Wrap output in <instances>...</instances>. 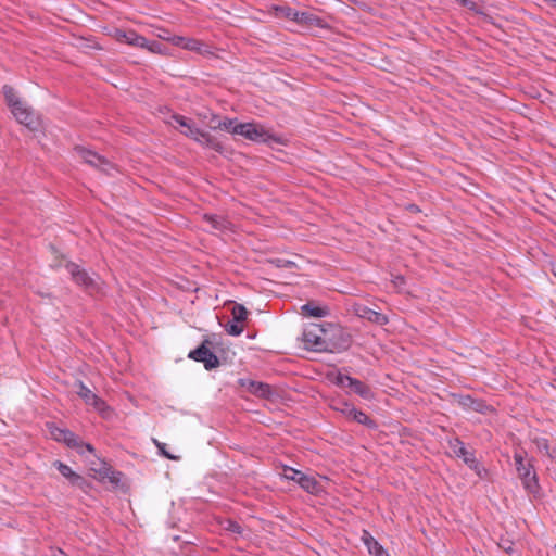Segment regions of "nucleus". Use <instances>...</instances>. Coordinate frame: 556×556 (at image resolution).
I'll return each mask as SVG.
<instances>
[{
    "label": "nucleus",
    "mask_w": 556,
    "mask_h": 556,
    "mask_svg": "<svg viewBox=\"0 0 556 556\" xmlns=\"http://www.w3.org/2000/svg\"><path fill=\"white\" fill-rule=\"evenodd\" d=\"M173 119L180 126V132L185 136L193 139L201 144H205L215 151H222V143L212 137L208 132H205L199 128H197L193 124H191L185 116L174 115Z\"/></svg>",
    "instance_id": "nucleus-1"
},
{
    "label": "nucleus",
    "mask_w": 556,
    "mask_h": 556,
    "mask_svg": "<svg viewBox=\"0 0 556 556\" xmlns=\"http://www.w3.org/2000/svg\"><path fill=\"white\" fill-rule=\"evenodd\" d=\"M49 433L55 441L63 442L67 446L76 448L80 454H84L85 451L90 453L94 452V448L91 444L84 443L76 434L67 429H62L54 425H49Z\"/></svg>",
    "instance_id": "nucleus-2"
},
{
    "label": "nucleus",
    "mask_w": 556,
    "mask_h": 556,
    "mask_svg": "<svg viewBox=\"0 0 556 556\" xmlns=\"http://www.w3.org/2000/svg\"><path fill=\"white\" fill-rule=\"evenodd\" d=\"M235 135H239L244 137L248 140L254 142H267L269 140H274L276 142H280V140L276 139L273 135L269 134L265 127L257 123H240L237 125L235 129Z\"/></svg>",
    "instance_id": "nucleus-3"
},
{
    "label": "nucleus",
    "mask_w": 556,
    "mask_h": 556,
    "mask_svg": "<svg viewBox=\"0 0 556 556\" xmlns=\"http://www.w3.org/2000/svg\"><path fill=\"white\" fill-rule=\"evenodd\" d=\"M303 340L315 351L328 350L327 331L318 324L309 325L303 332Z\"/></svg>",
    "instance_id": "nucleus-4"
},
{
    "label": "nucleus",
    "mask_w": 556,
    "mask_h": 556,
    "mask_svg": "<svg viewBox=\"0 0 556 556\" xmlns=\"http://www.w3.org/2000/svg\"><path fill=\"white\" fill-rule=\"evenodd\" d=\"M73 151L74 154L83 162L93 167L100 168L105 173H110V170L114 168L108 160L83 146H76Z\"/></svg>",
    "instance_id": "nucleus-5"
},
{
    "label": "nucleus",
    "mask_w": 556,
    "mask_h": 556,
    "mask_svg": "<svg viewBox=\"0 0 556 556\" xmlns=\"http://www.w3.org/2000/svg\"><path fill=\"white\" fill-rule=\"evenodd\" d=\"M514 459L516 463V469L518 471L519 477L523 481L525 488L530 492L535 491L536 476L533 470V467L530 464H525V458L521 453H515Z\"/></svg>",
    "instance_id": "nucleus-6"
},
{
    "label": "nucleus",
    "mask_w": 556,
    "mask_h": 556,
    "mask_svg": "<svg viewBox=\"0 0 556 556\" xmlns=\"http://www.w3.org/2000/svg\"><path fill=\"white\" fill-rule=\"evenodd\" d=\"M11 112L15 119L28 129L35 131L40 128V118L25 103L14 108Z\"/></svg>",
    "instance_id": "nucleus-7"
},
{
    "label": "nucleus",
    "mask_w": 556,
    "mask_h": 556,
    "mask_svg": "<svg viewBox=\"0 0 556 556\" xmlns=\"http://www.w3.org/2000/svg\"><path fill=\"white\" fill-rule=\"evenodd\" d=\"M210 342L205 340L198 349L191 351L189 353V357L195 362H201L204 364L206 369H213L218 367L219 359L218 357L208 349L207 344Z\"/></svg>",
    "instance_id": "nucleus-8"
},
{
    "label": "nucleus",
    "mask_w": 556,
    "mask_h": 556,
    "mask_svg": "<svg viewBox=\"0 0 556 556\" xmlns=\"http://www.w3.org/2000/svg\"><path fill=\"white\" fill-rule=\"evenodd\" d=\"M66 268L77 285L84 287L90 292L98 291L99 288L94 279L90 277L88 273L81 269L77 264L70 263L67 264Z\"/></svg>",
    "instance_id": "nucleus-9"
},
{
    "label": "nucleus",
    "mask_w": 556,
    "mask_h": 556,
    "mask_svg": "<svg viewBox=\"0 0 556 556\" xmlns=\"http://www.w3.org/2000/svg\"><path fill=\"white\" fill-rule=\"evenodd\" d=\"M337 383L343 388H349L352 392L358 394L363 399L369 400L372 397L370 388L361 380L345 375L337 376Z\"/></svg>",
    "instance_id": "nucleus-10"
},
{
    "label": "nucleus",
    "mask_w": 556,
    "mask_h": 556,
    "mask_svg": "<svg viewBox=\"0 0 556 556\" xmlns=\"http://www.w3.org/2000/svg\"><path fill=\"white\" fill-rule=\"evenodd\" d=\"M334 408L351 420L368 427H375V422L364 412L356 409L352 404L338 402Z\"/></svg>",
    "instance_id": "nucleus-11"
},
{
    "label": "nucleus",
    "mask_w": 556,
    "mask_h": 556,
    "mask_svg": "<svg viewBox=\"0 0 556 556\" xmlns=\"http://www.w3.org/2000/svg\"><path fill=\"white\" fill-rule=\"evenodd\" d=\"M111 36L121 43H126L132 47L140 48V46L144 43V37L137 34L132 29L124 30V29H114Z\"/></svg>",
    "instance_id": "nucleus-12"
},
{
    "label": "nucleus",
    "mask_w": 556,
    "mask_h": 556,
    "mask_svg": "<svg viewBox=\"0 0 556 556\" xmlns=\"http://www.w3.org/2000/svg\"><path fill=\"white\" fill-rule=\"evenodd\" d=\"M166 41L172 42L175 46L181 47L189 51H194L198 53H203L205 50L204 43L195 38H188L181 36H173L172 38H166Z\"/></svg>",
    "instance_id": "nucleus-13"
},
{
    "label": "nucleus",
    "mask_w": 556,
    "mask_h": 556,
    "mask_svg": "<svg viewBox=\"0 0 556 556\" xmlns=\"http://www.w3.org/2000/svg\"><path fill=\"white\" fill-rule=\"evenodd\" d=\"M238 382L245 391L258 397H267L270 394V387L267 383L250 379H239Z\"/></svg>",
    "instance_id": "nucleus-14"
},
{
    "label": "nucleus",
    "mask_w": 556,
    "mask_h": 556,
    "mask_svg": "<svg viewBox=\"0 0 556 556\" xmlns=\"http://www.w3.org/2000/svg\"><path fill=\"white\" fill-rule=\"evenodd\" d=\"M354 311L357 316L361 318H365L370 323H375L377 325H386L388 324V317L384 314L376 312L364 305H355Z\"/></svg>",
    "instance_id": "nucleus-15"
},
{
    "label": "nucleus",
    "mask_w": 556,
    "mask_h": 556,
    "mask_svg": "<svg viewBox=\"0 0 556 556\" xmlns=\"http://www.w3.org/2000/svg\"><path fill=\"white\" fill-rule=\"evenodd\" d=\"M450 447L453 451V453L457 457L463 458V460L467 465H469L470 467H476L477 466V462H476V458H475L473 454L470 453L469 451H467V448L465 447L464 443L460 440L455 439V440L451 441L450 442Z\"/></svg>",
    "instance_id": "nucleus-16"
},
{
    "label": "nucleus",
    "mask_w": 556,
    "mask_h": 556,
    "mask_svg": "<svg viewBox=\"0 0 556 556\" xmlns=\"http://www.w3.org/2000/svg\"><path fill=\"white\" fill-rule=\"evenodd\" d=\"M299 485L305 490L306 492L317 495L324 491V486L320 481L312 475H304L303 478H300Z\"/></svg>",
    "instance_id": "nucleus-17"
},
{
    "label": "nucleus",
    "mask_w": 556,
    "mask_h": 556,
    "mask_svg": "<svg viewBox=\"0 0 556 556\" xmlns=\"http://www.w3.org/2000/svg\"><path fill=\"white\" fill-rule=\"evenodd\" d=\"M362 540L366 545L369 554L374 556H390L380 543L368 532L364 531Z\"/></svg>",
    "instance_id": "nucleus-18"
},
{
    "label": "nucleus",
    "mask_w": 556,
    "mask_h": 556,
    "mask_svg": "<svg viewBox=\"0 0 556 556\" xmlns=\"http://www.w3.org/2000/svg\"><path fill=\"white\" fill-rule=\"evenodd\" d=\"M301 309L304 315L316 318L325 317L329 313L327 307L316 306L311 302L304 304Z\"/></svg>",
    "instance_id": "nucleus-19"
},
{
    "label": "nucleus",
    "mask_w": 556,
    "mask_h": 556,
    "mask_svg": "<svg viewBox=\"0 0 556 556\" xmlns=\"http://www.w3.org/2000/svg\"><path fill=\"white\" fill-rule=\"evenodd\" d=\"M54 466L56 467V469L60 471V473L70 479L72 483H77L79 482L81 479V477L79 475H77L76 472H74L71 467H68L67 465L63 464L62 462H59L56 460L54 463Z\"/></svg>",
    "instance_id": "nucleus-20"
},
{
    "label": "nucleus",
    "mask_w": 556,
    "mask_h": 556,
    "mask_svg": "<svg viewBox=\"0 0 556 556\" xmlns=\"http://www.w3.org/2000/svg\"><path fill=\"white\" fill-rule=\"evenodd\" d=\"M3 94H4V98H5V101L8 103V105L10 106L11 111L23 104L24 102L21 101L18 99V97L16 96V92L14 91V89L11 87V86H3Z\"/></svg>",
    "instance_id": "nucleus-21"
},
{
    "label": "nucleus",
    "mask_w": 556,
    "mask_h": 556,
    "mask_svg": "<svg viewBox=\"0 0 556 556\" xmlns=\"http://www.w3.org/2000/svg\"><path fill=\"white\" fill-rule=\"evenodd\" d=\"M203 218L211 225L213 229H225L228 226V222L224 217L217 215L205 214Z\"/></svg>",
    "instance_id": "nucleus-22"
},
{
    "label": "nucleus",
    "mask_w": 556,
    "mask_h": 556,
    "mask_svg": "<svg viewBox=\"0 0 556 556\" xmlns=\"http://www.w3.org/2000/svg\"><path fill=\"white\" fill-rule=\"evenodd\" d=\"M99 475L102 479H108L112 483H118L121 480V473L108 467L105 464L99 470Z\"/></svg>",
    "instance_id": "nucleus-23"
},
{
    "label": "nucleus",
    "mask_w": 556,
    "mask_h": 556,
    "mask_svg": "<svg viewBox=\"0 0 556 556\" xmlns=\"http://www.w3.org/2000/svg\"><path fill=\"white\" fill-rule=\"evenodd\" d=\"M280 475H281L282 478H285L287 480L294 481V482H296L299 484L300 483V478H303L305 473L302 472V471H299V470H296L294 468L285 466L282 468V472Z\"/></svg>",
    "instance_id": "nucleus-24"
},
{
    "label": "nucleus",
    "mask_w": 556,
    "mask_h": 556,
    "mask_svg": "<svg viewBox=\"0 0 556 556\" xmlns=\"http://www.w3.org/2000/svg\"><path fill=\"white\" fill-rule=\"evenodd\" d=\"M276 16L293 21L298 16V11L290 7H276Z\"/></svg>",
    "instance_id": "nucleus-25"
},
{
    "label": "nucleus",
    "mask_w": 556,
    "mask_h": 556,
    "mask_svg": "<svg viewBox=\"0 0 556 556\" xmlns=\"http://www.w3.org/2000/svg\"><path fill=\"white\" fill-rule=\"evenodd\" d=\"M238 124L239 123H236V119L225 118L224 121L218 122L216 125H213L212 128L224 129L235 135V129L237 128Z\"/></svg>",
    "instance_id": "nucleus-26"
},
{
    "label": "nucleus",
    "mask_w": 556,
    "mask_h": 556,
    "mask_svg": "<svg viewBox=\"0 0 556 556\" xmlns=\"http://www.w3.org/2000/svg\"><path fill=\"white\" fill-rule=\"evenodd\" d=\"M231 314H232V317H233L235 321L242 324L247 319L248 311H247V308L243 305L236 304L232 307Z\"/></svg>",
    "instance_id": "nucleus-27"
},
{
    "label": "nucleus",
    "mask_w": 556,
    "mask_h": 556,
    "mask_svg": "<svg viewBox=\"0 0 556 556\" xmlns=\"http://www.w3.org/2000/svg\"><path fill=\"white\" fill-rule=\"evenodd\" d=\"M144 43L146 45L140 46V48L146 49L151 53L165 54V49L160 42L149 41L147 38H144Z\"/></svg>",
    "instance_id": "nucleus-28"
},
{
    "label": "nucleus",
    "mask_w": 556,
    "mask_h": 556,
    "mask_svg": "<svg viewBox=\"0 0 556 556\" xmlns=\"http://www.w3.org/2000/svg\"><path fill=\"white\" fill-rule=\"evenodd\" d=\"M77 386V394L84 400L86 404H88L91 400H94L96 393H93L83 382H79Z\"/></svg>",
    "instance_id": "nucleus-29"
},
{
    "label": "nucleus",
    "mask_w": 556,
    "mask_h": 556,
    "mask_svg": "<svg viewBox=\"0 0 556 556\" xmlns=\"http://www.w3.org/2000/svg\"><path fill=\"white\" fill-rule=\"evenodd\" d=\"M293 21H295V22H298L300 24L314 25V24H316L318 18L315 17L314 15H312V14L306 13V12H299L298 11V16Z\"/></svg>",
    "instance_id": "nucleus-30"
},
{
    "label": "nucleus",
    "mask_w": 556,
    "mask_h": 556,
    "mask_svg": "<svg viewBox=\"0 0 556 556\" xmlns=\"http://www.w3.org/2000/svg\"><path fill=\"white\" fill-rule=\"evenodd\" d=\"M226 331L231 336H239L242 333L244 327L241 323L231 321L226 325Z\"/></svg>",
    "instance_id": "nucleus-31"
},
{
    "label": "nucleus",
    "mask_w": 556,
    "mask_h": 556,
    "mask_svg": "<svg viewBox=\"0 0 556 556\" xmlns=\"http://www.w3.org/2000/svg\"><path fill=\"white\" fill-rule=\"evenodd\" d=\"M391 282L397 292L405 291L406 280L404 278V276H402V275L393 276Z\"/></svg>",
    "instance_id": "nucleus-32"
},
{
    "label": "nucleus",
    "mask_w": 556,
    "mask_h": 556,
    "mask_svg": "<svg viewBox=\"0 0 556 556\" xmlns=\"http://www.w3.org/2000/svg\"><path fill=\"white\" fill-rule=\"evenodd\" d=\"M534 443L536 445V448L541 452V453H544L546 455H551V452H549V445H548V441L547 439L545 438H538L534 440Z\"/></svg>",
    "instance_id": "nucleus-33"
},
{
    "label": "nucleus",
    "mask_w": 556,
    "mask_h": 556,
    "mask_svg": "<svg viewBox=\"0 0 556 556\" xmlns=\"http://www.w3.org/2000/svg\"><path fill=\"white\" fill-rule=\"evenodd\" d=\"M87 405H91L94 409H97L100 413H104L106 407L105 402L100 399L97 394L94 396V400H91Z\"/></svg>",
    "instance_id": "nucleus-34"
},
{
    "label": "nucleus",
    "mask_w": 556,
    "mask_h": 556,
    "mask_svg": "<svg viewBox=\"0 0 556 556\" xmlns=\"http://www.w3.org/2000/svg\"><path fill=\"white\" fill-rule=\"evenodd\" d=\"M466 401L470 402V409L476 412H484L483 408H488L482 402L477 401L470 396H466Z\"/></svg>",
    "instance_id": "nucleus-35"
},
{
    "label": "nucleus",
    "mask_w": 556,
    "mask_h": 556,
    "mask_svg": "<svg viewBox=\"0 0 556 556\" xmlns=\"http://www.w3.org/2000/svg\"><path fill=\"white\" fill-rule=\"evenodd\" d=\"M460 5L467 8L470 11L479 12V7L475 0H456Z\"/></svg>",
    "instance_id": "nucleus-36"
},
{
    "label": "nucleus",
    "mask_w": 556,
    "mask_h": 556,
    "mask_svg": "<svg viewBox=\"0 0 556 556\" xmlns=\"http://www.w3.org/2000/svg\"><path fill=\"white\" fill-rule=\"evenodd\" d=\"M336 332H338L342 338H341V343L338 345L339 349H348L350 346V339L349 337L344 336L343 331L340 330V329H334Z\"/></svg>",
    "instance_id": "nucleus-37"
},
{
    "label": "nucleus",
    "mask_w": 556,
    "mask_h": 556,
    "mask_svg": "<svg viewBox=\"0 0 556 556\" xmlns=\"http://www.w3.org/2000/svg\"><path fill=\"white\" fill-rule=\"evenodd\" d=\"M226 529L235 533L241 532V527L237 522L230 520L228 521V526Z\"/></svg>",
    "instance_id": "nucleus-38"
},
{
    "label": "nucleus",
    "mask_w": 556,
    "mask_h": 556,
    "mask_svg": "<svg viewBox=\"0 0 556 556\" xmlns=\"http://www.w3.org/2000/svg\"><path fill=\"white\" fill-rule=\"evenodd\" d=\"M463 406L470 408V402L466 401V397L462 401Z\"/></svg>",
    "instance_id": "nucleus-39"
},
{
    "label": "nucleus",
    "mask_w": 556,
    "mask_h": 556,
    "mask_svg": "<svg viewBox=\"0 0 556 556\" xmlns=\"http://www.w3.org/2000/svg\"><path fill=\"white\" fill-rule=\"evenodd\" d=\"M159 37L163 40H166V38H172L173 36H167L166 34H159Z\"/></svg>",
    "instance_id": "nucleus-40"
},
{
    "label": "nucleus",
    "mask_w": 556,
    "mask_h": 556,
    "mask_svg": "<svg viewBox=\"0 0 556 556\" xmlns=\"http://www.w3.org/2000/svg\"><path fill=\"white\" fill-rule=\"evenodd\" d=\"M291 265H293V263H292V262H290V261H286V262H283V264H282V266H283V267H288V266H291Z\"/></svg>",
    "instance_id": "nucleus-41"
},
{
    "label": "nucleus",
    "mask_w": 556,
    "mask_h": 556,
    "mask_svg": "<svg viewBox=\"0 0 556 556\" xmlns=\"http://www.w3.org/2000/svg\"><path fill=\"white\" fill-rule=\"evenodd\" d=\"M159 447L161 448V451L163 452V454H164L167 458H173L170 455L166 454L160 445H159Z\"/></svg>",
    "instance_id": "nucleus-42"
},
{
    "label": "nucleus",
    "mask_w": 556,
    "mask_h": 556,
    "mask_svg": "<svg viewBox=\"0 0 556 556\" xmlns=\"http://www.w3.org/2000/svg\"><path fill=\"white\" fill-rule=\"evenodd\" d=\"M553 274L556 276V265L553 267Z\"/></svg>",
    "instance_id": "nucleus-43"
}]
</instances>
